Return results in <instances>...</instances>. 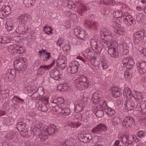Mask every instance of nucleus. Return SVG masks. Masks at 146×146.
Segmentation results:
<instances>
[{
    "instance_id": "1",
    "label": "nucleus",
    "mask_w": 146,
    "mask_h": 146,
    "mask_svg": "<svg viewBox=\"0 0 146 146\" xmlns=\"http://www.w3.org/2000/svg\"><path fill=\"white\" fill-rule=\"evenodd\" d=\"M100 33L102 42L108 47L114 45V40L113 39L111 33L108 29L106 28L101 29Z\"/></svg>"
},
{
    "instance_id": "2",
    "label": "nucleus",
    "mask_w": 146,
    "mask_h": 146,
    "mask_svg": "<svg viewBox=\"0 0 146 146\" xmlns=\"http://www.w3.org/2000/svg\"><path fill=\"white\" fill-rule=\"evenodd\" d=\"M113 15L115 18L121 17L124 23L127 26H133L135 24V20L132 19L131 15H124L122 12L119 11L113 12Z\"/></svg>"
},
{
    "instance_id": "3",
    "label": "nucleus",
    "mask_w": 146,
    "mask_h": 146,
    "mask_svg": "<svg viewBox=\"0 0 146 146\" xmlns=\"http://www.w3.org/2000/svg\"><path fill=\"white\" fill-rule=\"evenodd\" d=\"M43 131L44 133L40 136V138L42 139V141H45L48 137L46 133L49 135L53 134L57 131L56 127L53 124L50 125L48 126H46L43 129Z\"/></svg>"
},
{
    "instance_id": "4",
    "label": "nucleus",
    "mask_w": 146,
    "mask_h": 146,
    "mask_svg": "<svg viewBox=\"0 0 146 146\" xmlns=\"http://www.w3.org/2000/svg\"><path fill=\"white\" fill-rule=\"evenodd\" d=\"M125 110L128 111H130L135 109L136 107L139 104H140L138 102L135 100H133L132 99H127L123 102Z\"/></svg>"
},
{
    "instance_id": "5",
    "label": "nucleus",
    "mask_w": 146,
    "mask_h": 146,
    "mask_svg": "<svg viewBox=\"0 0 146 146\" xmlns=\"http://www.w3.org/2000/svg\"><path fill=\"white\" fill-rule=\"evenodd\" d=\"M26 59L24 58H20L18 60L14 61V64L15 68L20 69L21 71H23L27 68Z\"/></svg>"
},
{
    "instance_id": "6",
    "label": "nucleus",
    "mask_w": 146,
    "mask_h": 146,
    "mask_svg": "<svg viewBox=\"0 0 146 146\" xmlns=\"http://www.w3.org/2000/svg\"><path fill=\"white\" fill-rule=\"evenodd\" d=\"M79 65L78 62L76 61H72L69 64L67 69V72L71 74H75L78 71Z\"/></svg>"
},
{
    "instance_id": "7",
    "label": "nucleus",
    "mask_w": 146,
    "mask_h": 146,
    "mask_svg": "<svg viewBox=\"0 0 146 146\" xmlns=\"http://www.w3.org/2000/svg\"><path fill=\"white\" fill-rule=\"evenodd\" d=\"M92 100L94 104H100L102 108L104 106L105 101L102 100V98L100 97L99 94L98 92H95L94 94Z\"/></svg>"
},
{
    "instance_id": "8",
    "label": "nucleus",
    "mask_w": 146,
    "mask_h": 146,
    "mask_svg": "<svg viewBox=\"0 0 146 146\" xmlns=\"http://www.w3.org/2000/svg\"><path fill=\"white\" fill-rule=\"evenodd\" d=\"M122 62L124 67L127 68H130L134 64L133 60L129 57H124L122 60Z\"/></svg>"
},
{
    "instance_id": "9",
    "label": "nucleus",
    "mask_w": 146,
    "mask_h": 146,
    "mask_svg": "<svg viewBox=\"0 0 146 146\" xmlns=\"http://www.w3.org/2000/svg\"><path fill=\"white\" fill-rule=\"evenodd\" d=\"M135 121L133 119L130 117H125L122 122L123 127L128 128L132 127L135 124Z\"/></svg>"
},
{
    "instance_id": "10",
    "label": "nucleus",
    "mask_w": 146,
    "mask_h": 146,
    "mask_svg": "<svg viewBox=\"0 0 146 146\" xmlns=\"http://www.w3.org/2000/svg\"><path fill=\"white\" fill-rule=\"evenodd\" d=\"M5 28L9 32L15 31L16 28L17 27V23L14 22L11 19H7L6 22Z\"/></svg>"
},
{
    "instance_id": "11",
    "label": "nucleus",
    "mask_w": 146,
    "mask_h": 146,
    "mask_svg": "<svg viewBox=\"0 0 146 146\" xmlns=\"http://www.w3.org/2000/svg\"><path fill=\"white\" fill-rule=\"evenodd\" d=\"M49 74L50 77L56 80H59L61 77V74L59 73L56 68H54L51 70Z\"/></svg>"
},
{
    "instance_id": "12",
    "label": "nucleus",
    "mask_w": 146,
    "mask_h": 146,
    "mask_svg": "<svg viewBox=\"0 0 146 146\" xmlns=\"http://www.w3.org/2000/svg\"><path fill=\"white\" fill-rule=\"evenodd\" d=\"M137 67L140 73L144 74L146 73V62L141 61L138 63Z\"/></svg>"
},
{
    "instance_id": "13",
    "label": "nucleus",
    "mask_w": 146,
    "mask_h": 146,
    "mask_svg": "<svg viewBox=\"0 0 146 146\" xmlns=\"http://www.w3.org/2000/svg\"><path fill=\"white\" fill-rule=\"evenodd\" d=\"M114 46V45L109 47H110V48H109L108 50V52L112 57L117 58L119 56L117 48L111 47V46Z\"/></svg>"
},
{
    "instance_id": "14",
    "label": "nucleus",
    "mask_w": 146,
    "mask_h": 146,
    "mask_svg": "<svg viewBox=\"0 0 146 146\" xmlns=\"http://www.w3.org/2000/svg\"><path fill=\"white\" fill-rule=\"evenodd\" d=\"M50 66L45 65L40 66L37 70L36 75L39 76L44 74L46 72V70L50 69Z\"/></svg>"
},
{
    "instance_id": "15",
    "label": "nucleus",
    "mask_w": 146,
    "mask_h": 146,
    "mask_svg": "<svg viewBox=\"0 0 146 146\" xmlns=\"http://www.w3.org/2000/svg\"><path fill=\"white\" fill-rule=\"evenodd\" d=\"M136 111H141L142 114L146 113V102L142 104H139L135 108Z\"/></svg>"
},
{
    "instance_id": "16",
    "label": "nucleus",
    "mask_w": 146,
    "mask_h": 146,
    "mask_svg": "<svg viewBox=\"0 0 146 146\" xmlns=\"http://www.w3.org/2000/svg\"><path fill=\"white\" fill-rule=\"evenodd\" d=\"M75 84L76 88L78 89L82 90V75L79 76L75 80Z\"/></svg>"
},
{
    "instance_id": "17",
    "label": "nucleus",
    "mask_w": 146,
    "mask_h": 146,
    "mask_svg": "<svg viewBox=\"0 0 146 146\" xmlns=\"http://www.w3.org/2000/svg\"><path fill=\"white\" fill-rule=\"evenodd\" d=\"M112 96L115 98L119 97L121 94V89L118 87H112L111 88Z\"/></svg>"
},
{
    "instance_id": "18",
    "label": "nucleus",
    "mask_w": 146,
    "mask_h": 146,
    "mask_svg": "<svg viewBox=\"0 0 146 146\" xmlns=\"http://www.w3.org/2000/svg\"><path fill=\"white\" fill-rule=\"evenodd\" d=\"M29 15L27 14H22L19 16L17 19V21L20 24L24 23L27 20Z\"/></svg>"
},
{
    "instance_id": "19",
    "label": "nucleus",
    "mask_w": 146,
    "mask_h": 146,
    "mask_svg": "<svg viewBox=\"0 0 146 146\" xmlns=\"http://www.w3.org/2000/svg\"><path fill=\"white\" fill-rule=\"evenodd\" d=\"M67 66L64 60L62 59H60L57 62L56 68H59L61 70L64 69Z\"/></svg>"
},
{
    "instance_id": "20",
    "label": "nucleus",
    "mask_w": 146,
    "mask_h": 146,
    "mask_svg": "<svg viewBox=\"0 0 146 146\" xmlns=\"http://www.w3.org/2000/svg\"><path fill=\"white\" fill-rule=\"evenodd\" d=\"M17 129L19 131H23L26 128V125L23 122L20 121L18 122L16 125Z\"/></svg>"
},
{
    "instance_id": "21",
    "label": "nucleus",
    "mask_w": 146,
    "mask_h": 146,
    "mask_svg": "<svg viewBox=\"0 0 146 146\" xmlns=\"http://www.w3.org/2000/svg\"><path fill=\"white\" fill-rule=\"evenodd\" d=\"M11 41V38L9 36H5L2 37L0 36V43L3 44L9 43Z\"/></svg>"
},
{
    "instance_id": "22",
    "label": "nucleus",
    "mask_w": 146,
    "mask_h": 146,
    "mask_svg": "<svg viewBox=\"0 0 146 146\" xmlns=\"http://www.w3.org/2000/svg\"><path fill=\"white\" fill-rule=\"evenodd\" d=\"M75 140L73 139L68 140L62 143V146H74Z\"/></svg>"
},
{
    "instance_id": "23",
    "label": "nucleus",
    "mask_w": 146,
    "mask_h": 146,
    "mask_svg": "<svg viewBox=\"0 0 146 146\" xmlns=\"http://www.w3.org/2000/svg\"><path fill=\"white\" fill-rule=\"evenodd\" d=\"M17 135H18L15 133L10 132L8 133L7 137L9 140H11L16 139H17Z\"/></svg>"
},
{
    "instance_id": "24",
    "label": "nucleus",
    "mask_w": 146,
    "mask_h": 146,
    "mask_svg": "<svg viewBox=\"0 0 146 146\" xmlns=\"http://www.w3.org/2000/svg\"><path fill=\"white\" fill-rule=\"evenodd\" d=\"M15 70L11 69L9 70L7 73L8 75L9 76L8 77L11 79L14 78L16 76L17 74H16Z\"/></svg>"
},
{
    "instance_id": "25",
    "label": "nucleus",
    "mask_w": 146,
    "mask_h": 146,
    "mask_svg": "<svg viewBox=\"0 0 146 146\" xmlns=\"http://www.w3.org/2000/svg\"><path fill=\"white\" fill-rule=\"evenodd\" d=\"M104 111L106 114L109 116H111L115 113L114 110L106 106L104 108Z\"/></svg>"
},
{
    "instance_id": "26",
    "label": "nucleus",
    "mask_w": 146,
    "mask_h": 146,
    "mask_svg": "<svg viewBox=\"0 0 146 146\" xmlns=\"http://www.w3.org/2000/svg\"><path fill=\"white\" fill-rule=\"evenodd\" d=\"M16 52L17 54H22L24 52L25 50L24 47L21 46L16 45Z\"/></svg>"
},
{
    "instance_id": "27",
    "label": "nucleus",
    "mask_w": 146,
    "mask_h": 146,
    "mask_svg": "<svg viewBox=\"0 0 146 146\" xmlns=\"http://www.w3.org/2000/svg\"><path fill=\"white\" fill-rule=\"evenodd\" d=\"M91 139V136L89 133L84 134L83 135V142L87 143L90 141Z\"/></svg>"
},
{
    "instance_id": "28",
    "label": "nucleus",
    "mask_w": 146,
    "mask_h": 146,
    "mask_svg": "<svg viewBox=\"0 0 146 146\" xmlns=\"http://www.w3.org/2000/svg\"><path fill=\"white\" fill-rule=\"evenodd\" d=\"M19 101V103L22 104H25V102L23 100L18 97L17 96H14L13 98L12 99V101L13 102L14 104H16V100Z\"/></svg>"
},
{
    "instance_id": "29",
    "label": "nucleus",
    "mask_w": 146,
    "mask_h": 146,
    "mask_svg": "<svg viewBox=\"0 0 146 146\" xmlns=\"http://www.w3.org/2000/svg\"><path fill=\"white\" fill-rule=\"evenodd\" d=\"M62 107L61 105H55L52 109L54 111L58 114H61V111L62 110Z\"/></svg>"
},
{
    "instance_id": "30",
    "label": "nucleus",
    "mask_w": 146,
    "mask_h": 146,
    "mask_svg": "<svg viewBox=\"0 0 146 146\" xmlns=\"http://www.w3.org/2000/svg\"><path fill=\"white\" fill-rule=\"evenodd\" d=\"M16 45L15 46L13 44L9 46L7 48V50L10 54H13L16 52Z\"/></svg>"
},
{
    "instance_id": "31",
    "label": "nucleus",
    "mask_w": 146,
    "mask_h": 146,
    "mask_svg": "<svg viewBox=\"0 0 146 146\" xmlns=\"http://www.w3.org/2000/svg\"><path fill=\"white\" fill-rule=\"evenodd\" d=\"M2 9L7 15L9 14L11 11V9L9 5H3Z\"/></svg>"
},
{
    "instance_id": "32",
    "label": "nucleus",
    "mask_w": 146,
    "mask_h": 146,
    "mask_svg": "<svg viewBox=\"0 0 146 146\" xmlns=\"http://www.w3.org/2000/svg\"><path fill=\"white\" fill-rule=\"evenodd\" d=\"M81 28L80 27H78L74 29V31L75 34L77 36V38L80 39H82V35L81 33Z\"/></svg>"
},
{
    "instance_id": "33",
    "label": "nucleus",
    "mask_w": 146,
    "mask_h": 146,
    "mask_svg": "<svg viewBox=\"0 0 146 146\" xmlns=\"http://www.w3.org/2000/svg\"><path fill=\"white\" fill-rule=\"evenodd\" d=\"M132 94L130 88L127 87L124 88L123 92V94L124 96L128 98L129 96H131Z\"/></svg>"
},
{
    "instance_id": "34",
    "label": "nucleus",
    "mask_w": 146,
    "mask_h": 146,
    "mask_svg": "<svg viewBox=\"0 0 146 146\" xmlns=\"http://www.w3.org/2000/svg\"><path fill=\"white\" fill-rule=\"evenodd\" d=\"M135 94H134L133 93L131 95L135 99H136L138 100H142L143 98V96L139 92H135Z\"/></svg>"
},
{
    "instance_id": "35",
    "label": "nucleus",
    "mask_w": 146,
    "mask_h": 146,
    "mask_svg": "<svg viewBox=\"0 0 146 146\" xmlns=\"http://www.w3.org/2000/svg\"><path fill=\"white\" fill-rule=\"evenodd\" d=\"M70 110L67 107L63 108L62 107L61 111V114L60 115H67L70 114Z\"/></svg>"
},
{
    "instance_id": "36",
    "label": "nucleus",
    "mask_w": 146,
    "mask_h": 146,
    "mask_svg": "<svg viewBox=\"0 0 146 146\" xmlns=\"http://www.w3.org/2000/svg\"><path fill=\"white\" fill-rule=\"evenodd\" d=\"M65 2L68 3L67 6L69 8L72 9L75 8V5L72 1L66 0Z\"/></svg>"
},
{
    "instance_id": "37",
    "label": "nucleus",
    "mask_w": 146,
    "mask_h": 146,
    "mask_svg": "<svg viewBox=\"0 0 146 146\" xmlns=\"http://www.w3.org/2000/svg\"><path fill=\"white\" fill-rule=\"evenodd\" d=\"M33 130L34 133L38 135H40V137L42 135V134H41V130L40 129L38 128L37 127H35L33 129Z\"/></svg>"
},
{
    "instance_id": "38",
    "label": "nucleus",
    "mask_w": 146,
    "mask_h": 146,
    "mask_svg": "<svg viewBox=\"0 0 146 146\" xmlns=\"http://www.w3.org/2000/svg\"><path fill=\"white\" fill-rule=\"evenodd\" d=\"M125 29L123 28H118L117 29H115L114 30L115 33L119 35H123L125 31Z\"/></svg>"
},
{
    "instance_id": "39",
    "label": "nucleus",
    "mask_w": 146,
    "mask_h": 146,
    "mask_svg": "<svg viewBox=\"0 0 146 146\" xmlns=\"http://www.w3.org/2000/svg\"><path fill=\"white\" fill-rule=\"evenodd\" d=\"M92 52L90 51L89 49H87L86 50V52L84 54V56L87 59H89L90 58V56L89 55L92 54Z\"/></svg>"
},
{
    "instance_id": "40",
    "label": "nucleus",
    "mask_w": 146,
    "mask_h": 146,
    "mask_svg": "<svg viewBox=\"0 0 146 146\" xmlns=\"http://www.w3.org/2000/svg\"><path fill=\"white\" fill-rule=\"evenodd\" d=\"M33 0H24V3L26 7H31L32 6Z\"/></svg>"
},
{
    "instance_id": "41",
    "label": "nucleus",
    "mask_w": 146,
    "mask_h": 146,
    "mask_svg": "<svg viewBox=\"0 0 146 146\" xmlns=\"http://www.w3.org/2000/svg\"><path fill=\"white\" fill-rule=\"evenodd\" d=\"M95 114L97 117H101L104 115V111L102 110H98L96 111Z\"/></svg>"
},
{
    "instance_id": "42",
    "label": "nucleus",
    "mask_w": 146,
    "mask_h": 146,
    "mask_svg": "<svg viewBox=\"0 0 146 146\" xmlns=\"http://www.w3.org/2000/svg\"><path fill=\"white\" fill-rule=\"evenodd\" d=\"M103 48V46L102 44L100 43H98L96 48H95L97 49L96 52L97 53H100Z\"/></svg>"
},
{
    "instance_id": "43",
    "label": "nucleus",
    "mask_w": 146,
    "mask_h": 146,
    "mask_svg": "<svg viewBox=\"0 0 146 146\" xmlns=\"http://www.w3.org/2000/svg\"><path fill=\"white\" fill-rule=\"evenodd\" d=\"M103 48V46L102 44L100 43H98L96 48H95L97 49L96 52L97 53H100Z\"/></svg>"
},
{
    "instance_id": "44",
    "label": "nucleus",
    "mask_w": 146,
    "mask_h": 146,
    "mask_svg": "<svg viewBox=\"0 0 146 146\" xmlns=\"http://www.w3.org/2000/svg\"><path fill=\"white\" fill-rule=\"evenodd\" d=\"M59 87H62V88L65 91L68 90L69 88L68 84H63L62 85H59L57 87V88L58 89Z\"/></svg>"
},
{
    "instance_id": "45",
    "label": "nucleus",
    "mask_w": 146,
    "mask_h": 146,
    "mask_svg": "<svg viewBox=\"0 0 146 146\" xmlns=\"http://www.w3.org/2000/svg\"><path fill=\"white\" fill-rule=\"evenodd\" d=\"M84 24L86 25V26L84 27H86V29H87V26H89L90 24L91 25H94V26H96V23H94L93 21H85Z\"/></svg>"
},
{
    "instance_id": "46",
    "label": "nucleus",
    "mask_w": 146,
    "mask_h": 146,
    "mask_svg": "<svg viewBox=\"0 0 146 146\" xmlns=\"http://www.w3.org/2000/svg\"><path fill=\"white\" fill-rule=\"evenodd\" d=\"M77 103L76 106V108L78 110L80 111L82 110V104L81 103V101L80 100L78 101Z\"/></svg>"
},
{
    "instance_id": "47",
    "label": "nucleus",
    "mask_w": 146,
    "mask_h": 146,
    "mask_svg": "<svg viewBox=\"0 0 146 146\" xmlns=\"http://www.w3.org/2000/svg\"><path fill=\"white\" fill-rule=\"evenodd\" d=\"M134 35L136 36L137 38H140L141 40V37L144 35V32L143 31H140L137 32Z\"/></svg>"
},
{
    "instance_id": "48",
    "label": "nucleus",
    "mask_w": 146,
    "mask_h": 146,
    "mask_svg": "<svg viewBox=\"0 0 146 146\" xmlns=\"http://www.w3.org/2000/svg\"><path fill=\"white\" fill-rule=\"evenodd\" d=\"M64 100L62 98H58L54 100L53 101V103H56V102H57L58 104H60L63 103L64 102Z\"/></svg>"
},
{
    "instance_id": "49",
    "label": "nucleus",
    "mask_w": 146,
    "mask_h": 146,
    "mask_svg": "<svg viewBox=\"0 0 146 146\" xmlns=\"http://www.w3.org/2000/svg\"><path fill=\"white\" fill-rule=\"evenodd\" d=\"M97 126L98 127L99 129L101 132L103 131L106 130L107 129L106 127L104 124L100 123Z\"/></svg>"
},
{
    "instance_id": "50",
    "label": "nucleus",
    "mask_w": 146,
    "mask_h": 146,
    "mask_svg": "<svg viewBox=\"0 0 146 146\" xmlns=\"http://www.w3.org/2000/svg\"><path fill=\"white\" fill-rule=\"evenodd\" d=\"M48 104H43L41 107V109L42 111L44 112H48Z\"/></svg>"
},
{
    "instance_id": "51",
    "label": "nucleus",
    "mask_w": 146,
    "mask_h": 146,
    "mask_svg": "<svg viewBox=\"0 0 146 146\" xmlns=\"http://www.w3.org/2000/svg\"><path fill=\"white\" fill-rule=\"evenodd\" d=\"M122 141L124 143H127L129 140V137L128 135H126L124 136H122Z\"/></svg>"
},
{
    "instance_id": "52",
    "label": "nucleus",
    "mask_w": 146,
    "mask_h": 146,
    "mask_svg": "<svg viewBox=\"0 0 146 146\" xmlns=\"http://www.w3.org/2000/svg\"><path fill=\"white\" fill-rule=\"evenodd\" d=\"M10 91L8 89L5 90V93L3 94L2 97L4 99H6L9 96Z\"/></svg>"
},
{
    "instance_id": "53",
    "label": "nucleus",
    "mask_w": 146,
    "mask_h": 146,
    "mask_svg": "<svg viewBox=\"0 0 146 146\" xmlns=\"http://www.w3.org/2000/svg\"><path fill=\"white\" fill-rule=\"evenodd\" d=\"M90 43L91 46L93 47V48H96V46H97L98 42H97L96 40L92 39L91 40Z\"/></svg>"
},
{
    "instance_id": "54",
    "label": "nucleus",
    "mask_w": 146,
    "mask_h": 146,
    "mask_svg": "<svg viewBox=\"0 0 146 146\" xmlns=\"http://www.w3.org/2000/svg\"><path fill=\"white\" fill-rule=\"evenodd\" d=\"M68 126L73 128L74 129H75L77 127V125H76V124L73 122L69 121L68 123Z\"/></svg>"
},
{
    "instance_id": "55",
    "label": "nucleus",
    "mask_w": 146,
    "mask_h": 146,
    "mask_svg": "<svg viewBox=\"0 0 146 146\" xmlns=\"http://www.w3.org/2000/svg\"><path fill=\"white\" fill-rule=\"evenodd\" d=\"M7 15L2 10H0V18L4 19L6 17Z\"/></svg>"
},
{
    "instance_id": "56",
    "label": "nucleus",
    "mask_w": 146,
    "mask_h": 146,
    "mask_svg": "<svg viewBox=\"0 0 146 146\" xmlns=\"http://www.w3.org/2000/svg\"><path fill=\"white\" fill-rule=\"evenodd\" d=\"M121 50L122 52L121 54L123 56L125 57V56H127L129 54V50L128 49H122Z\"/></svg>"
},
{
    "instance_id": "57",
    "label": "nucleus",
    "mask_w": 146,
    "mask_h": 146,
    "mask_svg": "<svg viewBox=\"0 0 146 146\" xmlns=\"http://www.w3.org/2000/svg\"><path fill=\"white\" fill-rule=\"evenodd\" d=\"M102 1L103 4L105 5L110 4L111 3H114L113 1H115V0H102Z\"/></svg>"
},
{
    "instance_id": "58",
    "label": "nucleus",
    "mask_w": 146,
    "mask_h": 146,
    "mask_svg": "<svg viewBox=\"0 0 146 146\" xmlns=\"http://www.w3.org/2000/svg\"><path fill=\"white\" fill-rule=\"evenodd\" d=\"M141 40V39L137 38L136 36L134 35L133 38V41L135 44H137L139 43Z\"/></svg>"
},
{
    "instance_id": "59",
    "label": "nucleus",
    "mask_w": 146,
    "mask_h": 146,
    "mask_svg": "<svg viewBox=\"0 0 146 146\" xmlns=\"http://www.w3.org/2000/svg\"><path fill=\"white\" fill-rule=\"evenodd\" d=\"M137 135L139 137H141L145 136V132L142 131H139L137 133Z\"/></svg>"
},
{
    "instance_id": "60",
    "label": "nucleus",
    "mask_w": 146,
    "mask_h": 146,
    "mask_svg": "<svg viewBox=\"0 0 146 146\" xmlns=\"http://www.w3.org/2000/svg\"><path fill=\"white\" fill-rule=\"evenodd\" d=\"M102 66L104 69L107 68L108 66L107 62L104 60L102 61L101 63Z\"/></svg>"
},
{
    "instance_id": "61",
    "label": "nucleus",
    "mask_w": 146,
    "mask_h": 146,
    "mask_svg": "<svg viewBox=\"0 0 146 146\" xmlns=\"http://www.w3.org/2000/svg\"><path fill=\"white\" fill-rule=\"evenodd\" d=\"M99 129L98 127V126H97L92 129V132L94 133H97L100 132L101 131Z\"/></svg>"
},
{
    "instance_id": "62",
    "label": "nucleus",
    "mask_w": 146,
    "mask_h": 146,
    "mask_svg": "<svg viewBox=\"0 0 146 146\" xmlns=\"http://www.w3.org/2000/svg\"><path fill=\"white\" fill-rule=\"evenodd\" d=\"M90 61L91 63L93 65L95 66L97 65L96 61V60L95 58L94 57L90 58Z\"/></svg>"
},
{
    "instance_id": "63",
    "label": "nucleus",
    "mask_w": 146,
    "mask_h": 146,
    "mask_svg": "<svg viewBox=\"0 0 146 146\" xmlns=\"http://www.w3.org/2000/svg\"><path fill=\"white\" fill-rule=\"evenodd\" d=\"M36 91L31 96V97L33 100H36L38 98V94L36 92Z\"/></svg>"
},
{
    "instance_id": "64",
    "label": "nucleus",
    "mask_w": 146,
    "mask_h": 146,
    "mask_svg": "<svg viewBox=\"0 0 146 146\" xmlns=\"http://www.w3.org/2000/svg\"><path fill=\"white\" fill-rule=\"evenodd\" d=\"M63 39L61 38H59L57 42H56V44L58 46H60V45L63 44Z\"/></svg>"
}]
</instances>
